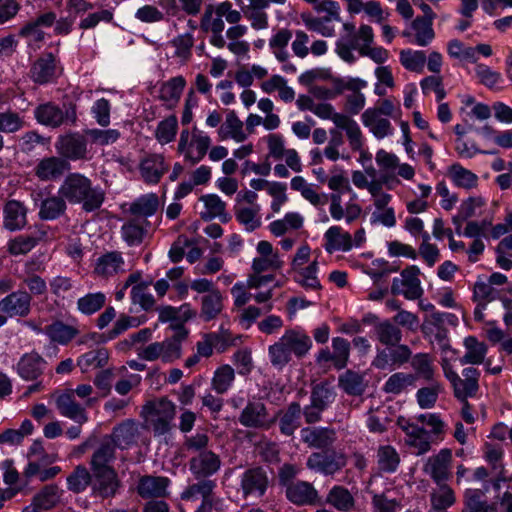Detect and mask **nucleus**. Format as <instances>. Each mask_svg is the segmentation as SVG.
<instances>
[{
  "label": "nucleus",
  "mask_w": 512,
  "mask_h": 512,
  "mask_svg": "<svg viewBox=\"0 0 512 512\" xmlns=\"http://www.w3.org/2000/svg\"><path fill=\"white\" fill-rule=\"evenodd\" d=\"M32 300L26 290L12 291L0 300V312L10 318H25L31 313Z\"/></svg>",
  "instance_id": "ddd939ff"
},
{
  "label": "nucleus",
  "mask_w": 512,
  "mask_h": 512,
  "mask_svg": "<svg viewBox=\"0 0 512 512\" xmlns=\"http://www.w3.org/2000/svg\"><path fill=\"white\" fill-rule=\"evenodd\" d=\"M66 202L67 200L59 193L43 199L39 207V218L46 221L60 218L66 213Z\"/></svg>",
  "instance_id": "f704fd0d"
},
{
  "label": "nucleus",
  "mask_w": 512,
  "mask_h": 512,
  "mask_svg": "<svg viewBox=\"0 0 512 512\" xmlns=\"http://www.w3.org/2000/svg\"><path fill=\"white\" fill-rule=\"evenodd\" d=\"M56 407L59 413L69 418L79 425H82L88 421V416L81 404L75 400L74 392L65 391L56 398Z\"/></svg>",
  "instance_id": "412c9836"
},
{
  "label": "nucleus",
  "mask_w": 512,
  "mask_h": 512,
  "mask_svg": "<svg viewBox=\"0 0 512 512\" xmlns=\"http://www.w3.org/2000/svg\"><path fill=\"white\" fill-rule=\"evenodd\" d=\"M277 417L280 433L290 437L301 427L302 407L298 402H291Z\"/></svg>",
  "instance_id": "bb28decb"
},
{
  "label": "nucleus",
  "mask_w": 512,
  "mask_h": 512,
  "mask_svg": "<svg viewBox=\"0 0 512 512\" xmlns=\"http://www.w3.org/2000/svg\"><path fill=\"white\" fill-rule=\"evenodd\" d=\"M312 341L302 330L289 329L277 342L269 347L270 362L273 366L282 368L292 359V354L303 358L311 349Z\"/></svg>",
  "instance_id": "f03ea898"
},
{
  "label": "nucleus",
  "mask_w": 512,
  "mask_h": 512,
  "mask_svg": "<svg viewBox=\"0 0 512 512\" xmlns=\"http://www.w3.org/2000/svg\"><path fill=\"white\" fill-rule=\"evenodd\" d=\"M45 366L46 361L37 352H30L20 358L17 372L21 378L32 381L43 373Z\"/></svg>",
  "instance_id": "c756f323"
},
{
  "label": "nucleus",
  "mask_w": 512,
  "mask_h": 512,
  "mask_svg": "<svg viewBox=\"0 0 512 512\" xmlns=\"http://www.w3.org/2000/svg\"><path fill=\"white\" fill-rule=\"evenodd\" d=\"M127 271L126 262L120 251H107L101 254L94 263L93 274L108 280Z\"/></svg>",
  "instance_id": "f8f14e48"
},
{
  "label": "nucleus",
  "mask_w": 512,
  "mask_h": 512,
  "mask_svg": "<svg viewBox=\"0 0 512 512\" xmlns=\"http://www.w3.org/2000/svg\"><path fill=\"white\" fill-rule=\"evenodd\" d=\"M235 379V371L230 365H222L216 369L211 380L212 389L218 394L226 393Z\"/></svg>",
  "instance_id": "864d4df0"
},
{
  "label": "nucleus",
  "mask_w": 512,
  "mask_h": 512,
  "mask_svg": "<svg viewBox=\"0 0 512 512\" xmlns=\"http://www.w3.org/2000/svg\"><path fill=\"white\" fill-rule=\"evenodd\" d=\"M400 62L407 70L420 73L426 63V54L424 51L402 50Z\"/></svg>",
  "instance_id": "e2e57ef3"
},
{
  "label": "nucleus",
  "mask_w": 512,
  "mask_h": 512,
  "mask_svg": "<svg viewBox=\"0 0 512 512\" xmlns=\"http://www.w3.org/2000/svg\"><path fill=\"white\" fill-rule=\"evenodd\" d=\"M411 367L415 371L416 378L419 376L426 381H431L434 376V369L431 358L426 353H418L411 358Z\"/></svg>",
  "instance_id": "0e129e2a"
},
{
  "label": "nucleus",
  "mask_w": 512,
  "mask_h": 512,
  "mask_svg": "<svg viewBox=\"0 0 512 512\" xmlns=\"http://www.w3.org/2000/svg\"><path fill=\"white\" fill-rule=\"evenodd\" d=\"M221 467L220 457L210 450L200 451L189 460V469L196 479H209Z\"/></svg>",
  "instance_id": "2eb2a0df"
},
{
  "label": "nucleus",
  "mask_w": 512,
  "mask_h": 512,
  "mask_svg": "<svg viewBox=\"0 0 512 512\" xmlns=\"http://www.w3.org/2000/svg\"><path fill=\"white\" fill-rule=\"evenodd\" d=\"M92 471L94 475L93 491L102 498L113 497L120 486L116 471L113 468Z\"/></svg>",
  "instance_id": "393cba45"
},
{
  "label": "nucleus",
  "mask_w": 512,
  "mask_h": 512,
  "mask_svg": "<svg viewBox=\"0 0 512 512\" xmlns=\"http://www.w3.org/2000/svg\"><path fill=\"white\" fill-rule=\"evenodd\" d=\"M34 116L38 123L51 128L60 127L65 123L75 124L77 120L75 105H64V108H61L53 102L37 106Z\"/></svg>",
  "instance_id": "0eeeda50"
},
{
  "label": "nucleus",
  "mask_w": 512,
  "mask_h": 512,
  "mask_svg": "<svg viewBox=\"0 0 512 512\" xmlns=\"http://www.w3.org/2000/svg\"><path fill=\"white\" fill-rule=\"evenodd\" d=\"M286 498L297 506H315L321 503L320 496L312 483L298 480L285 490Z\"/></svg>",
  "instance_id": "dca6fc26"
},
{
  "label": "nucleus",
  "mask_w": 512,
  "mask_h": 512,
  "mask_svg": "<svg viewBox=\"0 0 512 512\" xmlns=\"http://www.w3.org/2000/svg\"><path fill=\"white\" fill-rule=\"evenodd\" d=\"M325 238V249L329 253L335 250L349 251L353 246L351 235L339 226L330 227L325 233Z\"/></svg>",
  "instance_id": "58836bf2"
},
{
  "label": "nucleus",
  "mask_w": 512,
  "mask_h": 512,
  "mask_svg": "<svg viewBox=\"0 0 512 512\" xmlns=\"http://www.w3.org/2000/svg\"><path fill=\"white\" fill-rule=\"evenodd\" d=\"M116 447L117 445L108 436H105L92 455L91 469H111L112 467L108 464L115 458Z\"/></svg>",
  "instance_id": "c9c22d12"
},
{
  "label": "nucleus",
  "mask_w": 512,
  "mask_h": 512,
  "mask_svg": "<svg viewBox=\"0 0 512 512\" xmlns=\"http://www.w3.org/2000/svg\"><path fill=\"white\" fill-rule=\"evenodd\" d=\"M38 507L45 511L53 508L60 501V489L55 484L44 486L33 499Z\"/></svg>",
  "instance_id": "bf43d9fd"
},
{
  "label": "nucleus",
  "mask_w": 512,
  "mask_h": 512,
  "mask_svg": "<svg viewBox=\"0 0 512 512\" xmlns=\"http://www.w3.org/2000/svg\"><path fill=\"white\" fill-rule=\"evenodd\" d=\"M373 333L377 341L386 347L395 346L403 337L401 328L389 319L377 322Z\"/></svg>",
  "instance_id": "72a5a7b5"
},
{
  "label": "nucleus",
  "mask_w": 512,
  "mask_h": 512,
  "mask_svg": "<svg viewBox=\"0 0 512 512\" xmlns=\"http://www.w3.org/2000/svg\"><path fill=\"white\" fill-rule=\"evenodd\" d=\"M107 301L103 292L87 293L77 300V309L83 315H92L101 310Z\"/></svg>",
  "instance_id": "8fccbe9b"
},
{
  "label": "nucleus",
  "mask_w": 512,
  "mask_h": 512,
  "mask_svg": "<svg viewBox=\"0 0 512 512\" xmlns=\"http://www.w3.org/2000/svg\"><path fill=\"white\" fill-rule=\"evenodd\" d=\"M483 492L479 489H467L464 492V508L462 512H498L495 503L482 499Z\"/></svg>",
  "instance_id": "79ce46f5"
},
{
  "label": "nucleus",
  "mask_w": 512,
  "mask_h": 512,
  "mask_svg": "<svg viewBox=\"0 0 512 512\" xmlns=\"http://www.w3.org/2000/svg\"><path fill=\"white\" fill-rule=\"evenodd\" d=\"M175 415L176 405L166 397L148 401L141 410V416L155 436L165 435L172 430Z\"/></svg>",
  "instance_id": "20e7f679"
},
{
  "label": "nucleus",
  "mask_w": 512,
  "mask_h": 512,
  "mask_svg": "<svg viewBox=\"0 0 512 512\" xmlns=\"http://www.w3.org/2000/svg\"><path fill=\"white\" fill-rule=\"evenodd\" d=\"M27 224V208L18 200H9L3 209V226L9 231H17Z\"/></svg>",
  "instance_id": "a878e982"
},
{
  "label": "nucleus",
  "mask_w": 512,
  "mask_h": 512,
  "mask_svg": "<svg viewBox=\"0 0 512 512\" xmlns=\"http://www.w3.org/2000/svg\"><path fill=\"white\" fill-rule=\"evenodd\" d=\"M140 424L133 419H126L116 425L111 435H107L120 449H127L137 443Z\"/></svg>",
  "instance_id": "aec40b11"
},
{
  "label": "nucleus",
  "mask_w": 512,
  "mask_h": 512,
  "mask_svg": "<svg viewBox=\"0 0 512 512\" xmlns=\"http://www.w3.org/2000/svg\"><path fill=\"white\" fill-rule=\"evenodd\" d=\"M171 328L174 330L173 336L160 342L163 362H173L181 356V343L188 336V330L181 322L172 323Z\"/></svg>",
  "instance_id": "5701e85b"
},
{
  "label": "nucleus",
  "mask_w": 512,
  "mask_h": 512,
  "mask_svg": "<svg viewBox=\"0 0 512 512\" xmlns=\"http://www.w3.org/2000/svg\"><path fill=\"white\" fill-rule=\"evenodd\" d=\"M244 123L239 119L234 110H230L225 118L224 123L218 129V136L221 140L228 138L236 142H244L248 134L244 130Z\"/></svg>",
  "instance_id": "2f4dec72"
},
{
  "label": "nucleus",
  "mask_w": 512,
  "mask_h": 512,
  "mask_svg": "<svg viewBox=\"0 0 512 512\" xmlns=\"http://www.w3.org/2000/svg\"><path fill=\"white\" fill-rule=\"evenodd\" d=\"M169 482L167 477L144 475L139 478L136 491L144 499L165 497Z\"/></svg>",
  "instance_id": "b1692460"
},
{
  "label": "nucleus",
  "mask_w": 512,
  "mask_h": 512,
  "mask_svg": "<svg viewBox=\"0 0 512 512\" xmlns=\"http://www.w3.org/2000/svg\"><path fill=\"white\" fill-rule=\"evenodd\" d=\"M91 480L92 478L88 469L82 465H78L67 477V486L73 493H80L90 485Z\"/></svg>",
  "instance_id": "13d9d810"
},
{
  "label": "nucleus",
  "mask_w": 512,
  "mask_h": 512,
  "mask_svg": "<svg viewBox=\"0 0 512 512\" xmlns=\"http://www.w3.org/2000/svg\"><path fill=\"white\" fill-rule=\"evenodd\" d=\"M210 144L211 138L197 127H193L188 149L183 153L185 161L192 165L200 162L206 155Z\"/></svg>",
  "instance_id": "cd10ccee"
},
{
  "label": "nucleus",
  "mask_w": 512,
  "mask_h": 512,
  "mask_svg": "<svg viewBox=\"0 0 512 512\" xmlns=\"http://www.w3.org/2000/svg\"><path fill=\"white\" fill-rule=\"evenodd\" d=\"M24 126L25 120L19 113L11 110L0 112V134L16 133Z\"/></svg>",
  "instance_id": "69168bd1"
},
{
  "label": "nucleus",
  "mask_w": 512,
  "mask_h": 512,
  "mask_svg": "<svg viewBox=\"0 0 512 512\" xmlns=\"http://www.w3.org/2000/svg\"><path fill=\"white\" fill-rule=\"evenodd\" d=\"M336 439V431L332 428L306 427L301 430V440L310 448L329 450Z\"/></svg>",
  "instance_id": "6ab92c4d"
},
{
  "label": "nucleus",
  "mask_w": 512,
  "mask_h": 512,
  "mask_svg": "<svg viewBox=\"0 0 512 512\" xmlns=\"http://www.w3.org/2000/svg\"><path fill=\"white\" fill-rule=\"evenodd\" d=\"M420 269L411 265L403 269L400 277H395L391 285L393 295H403L408 300L419 299L423 295V288L419 279Z\"/></svg>",
  "instance_id": "6e6552de"
},
{
  "label": "nucleus",
  "mask_w": 512,
  "mask_h": 512,
  "mask_svg": "<svg viewBox=\"0 0 512 512\" xmlns=\"http://www.w3.org/2000/svg\"><path fill=\"white\" fill-rule=\"evenodd\" d=\"M348 463V457L343 451L334 449L313 452L306 461V466L311 471L324 476H333L341 471Z\"/></svg>",
  "instance_id": "423d86ee"
},
{
  "label": "nucleus",
  "mask_w": 512,
  "mask_h": 512,
  "mask_svg": "<svg viewBox=\"0 0 512 512\" xmlns=\"http://www.w3.org/2000/svg\"><path fill=\"white\" fill-rule=\"evenodd\" d=\"M45 333L51 341L66 345L79 334V330L62 321H55L45 327Z\"/></svg>",
  "instance_id": "37998d69"
},
{
  "label": "nucleus",
  "mask_w": 512,
  "mask_h": 512,
  "mask_svg": "<svg viewBox=\"0 0 512 512\" xmlns=\"http://www.w3.org/2000/svg\"><path fill=\"white\" fill-rule=\"evenodd\" d=\"M480 372L473 367L463 369L462 377L452 385L454 396L458 400H465L476 396L479 390Z\"/></svg>",
  "instance_id": "4be33fe9"
},
{
  "label": "nucleus",
  "mask_w": 512,
  "mask_h": 512,
  "mask_svg": "<svg viewBox=\"0 0 512 512\" xmlns=\"http://www.w3.org/2000/svg\"><path fill=\"white\" fill-rule=\"evenodd\" d=\"M326 503L341 512H348L354 509L355 499L350 491L341 485L333 486L327 496Z\"/></svg>",
  "instance_id": "e433bc0d"
},
{
  "label": "nucleus",
  "mask_w": 512,
  "mask_h": 512,
  "mask_svg": "<svg viewBox=\"0 0 512 512\" xmlns=\"http://www.w3.org/2000/svg\"><path fill=\"white\" fill-rule=\"evenodd\" d=\"M458 318L452 313H441L433 311L427 316L421 326V330L424 334L430 335L433 333V328L441 329L445 323L456 325Z\"/></svg>",
  "instance_id": "4d7b16f0"
},
{
  "label": "nucleus",
  "mask_w": 512,
  "mask_h": 512,
  "mask_svg": "<svg viewBox=\"0 0 512 512\" xmlns=\"http://www.w3.org/2000/svg\"><path fill=\"white\" fill-rule=\"evenodd\" d=\"M452 459V451L443 448L426 459L422 470L435 484L447 482L451 477Z\"/></svg>",
  "instance_id": "9b49d317"
},
{
  "label": "nucleus",
  "mask_w": 512,
  "mask_h": 512,
  "mask_svg": "<svg viewBox=\"0 0 512 512\" xmlns=\"http://www.w3.org/2000/svg\"><path fill=\"white\" fill-rule=\"evenodd\" d=\"M436 485L430 493L431 509L447 510L456 503L455 492L446 482Z\"/></svg>",
  "instance_id": "a18cd8bd"
},
{
  "label": "nucleus",
  "mask_w": 512,
  "mask_h": 512,
  "mask_svg": "<svg viewBox=\"0 0 512 512\" xmlns=\"http://www.w3.org/2000/svg\"><path fill=\"white\" fill-rule=\"evenodd\" d=\"M108 358V351L105 348H99L81 355L77 361V365L82 372H88L91 369L104 367L108 362Z\"/></svg>",
  "instance_id": "603ef678"
},
{
  "label": "nucleus",
  "mask_w": 512,
  "mask_h": 512,
  "mask_svg": "<svg viewBox=\"0 0 512 512\" xmlns=\"http://www.w3.org/2000/svg\"><path fill=\"white\" fill-rule=\"evenodd\" d=\"M339 386L349 395H361L365 389L363 377L356 372L346 371L339 377Z\"/></svg>",
  "instance_id": "052dcab7"
},
{
  "label": "nucleus",
  "mask_w": 512,
  "mask_h": 512,
  "mask_svg": "<svg viewBox=\"0 0 512 512\" xmlns=\"http://www.w3.org/2000/svg\"><path fill=\"white\" fill-rule=\"evenodd\" d=\"M223 295L218 291H213L211 294H205L201 298L200 317L209 322L216 319L223 311Z\"/></svg>",
  "instance_id": "4c0bfd02"
},
{
  "label": "nucleus",
  "mask_w": 512,
  "mask_h": 512,
  "mask_svg": "<svg viewBox=\"0 0 512 512\" xmlns=\"http://www.w3.org/2000/svg\"><path fill=\"white\" fill-rule=\"evenodd\" d=\"M334 387L328 381L320 382L312 387L310 401L322 407L324 410L335 400Z\"/></svg>",
  "instance_id": "6e6d98bb"
},
{
  "label": "nucleus",
  "mask_w": 512,
  "mask_h": 512,
  "mask_svg": "<svg viewBox=\"0 0 512 512\" xmlns=\"http://www.w3.org/2000/svg\"><path fill=\"white\" fill-rule=\"evenodd\" d=\"M357 38L353 43L340 41L336 45L335 52L343 61L348 64H353L356 61L353 50H357L361 56L369 57L377 64L387 61L389 53L385 48L371 46L374 41V33L371 26L361 25Z\"/></svg>",
  "instance_id": "7ed1b4c3"
},
{
  "label": "nucleus",
  "mask_w": 512,
  "mask_h": 512,
  "mask_svg": "<svg viewBox=\"0 0 512 512\" xmlns=\"http://www.w3.org/2000/svg\"><path fill=\"white\" fill-rule=\"evenodd\" d=\"M235 217L248 232H252L258 229L262 224L260 216V205L236 207Z\"/></svg>",
  "instance_id": "de8ad7c7"
},
{
  "label": "nucleus",
  "mask_w": 512,
  "mask_h": 512,
  "mask_svg": "<svg viewBox=\"0 0 512 512\" xmlns=\"http://www.w3.org/2000/svg\"><path fill=\"white\" fill-rule=\"evenodd\" d=\"M55 148L57 153L68 162L90 159L87 140L77 132L60 136L55 143Z\"/></svg>",
  "instance_id": "9d476101"
},
{
  "label": "nucleus",
  "mask_w": 512,
  "mask_h": 512,
  "mask_svg": "<svg viewBox=\"0 0 512 512\" xmlns=\"http://www.w3.org/2000/svg\"><path fill=\"white\" fill-rule=\"evenodd\" d=\"M313 113L319 118L331 120L338 129L345 131L353 151H359L362 148V131L352 117L344 113L335 112L334 107L330 103L316 104Z\"/></svg>",
  "instance_id": "39448f33"
},
{
  "label": "nucleus",
  "mask_w": 512,
  "mask_h": 512,
  "mask_svg": "<svg viewBox=\"0 0 512 512\" xmlns=\"http://www.w3.org/2000/svg\"><path fill=\"white\" fill-rule=\"evenodd\" d=\"M172 47L175 48L174 56L186 62L192 56V47L194 45V38L192 34L185 33L178 35L170 41Z\"/></svg>",
  "instance_id": "774afa93"
},
{
  "label": "nucleus",
  "mask_w": 512,
  "mask_h": 512,
  "mask_svg": "<svg viewBox=\"0 0 512 512\" xmlns=\"http://www.w3.org/2000/svg\"><path fill=\"white\" fill-rule=\"evenodd\" d=\"M432 21L429 18L417 17L412 22V28L415 30V42L419 46L428 45L434 38V31L432 29Z\"/></svg>",
  "instance_id": "680f3d73"
},
{
  "label": "nucleus",
  "mask_w": 512,
  "mask_h": 512,
  "mask_svg": "<svg viewBox=\"0 0 512 512\" xmlns=\"http://www.w3.org/2000/svg\"><path fill=\"white\" fill-rule=\"evenodd\" d=\"M178 128L177 118L174 115L159 122L155 131V138L161 144H167L174 140Z\"/></svg>",
  "instance_id": "338daca9"
},
{
  "label": "nucleus",
  "mask_w": 512,
  "mask_h": 512,
  "mask_svg": "<svg viewBox=\"0 0 512 512\" xmlns=\"http://www.w3.org/2000/svg\"><path fill=\"white\" fill-rule=\"evenodd\" d=\"M58 67L56 57L48 52L43 53L30 69L31 79L38 84H47L57 78Z\"/></svg>",
  "instance_id": "a211bd4d"
},
{
  "label": "nucleus",
  "mask_w": 512,
  "mask_h": 512,
  "mask_svg": "<svg viewBox=\"0 0 512 512\" xmlns=\"http://www.w3.org/2000/svg\"><path fill=\"white\" fill-rule=\"evenodd\" d=\"M269 486V478L262 467L249 468L241 476V489L245 498L262 497Z\"/></svg>",
  "instance_id": "4468645a"
},
{
  "label": "nucleus",
  "mask_w": 512,
  "mask_h": 512,
  "mask_svg": "<svg viewBox=\"0 0 512 512\" xmlns=\"http://www.w3.org/2000/svg\"><path fill=\"white\" fill-rule=\"evenodd\" d=\"M277 417L271 416L261 400L248 401L241 411L238 421L246 428L267 430L276 422Z\"/></svg>",
  "instance_id": "1a4fd4ad"
},
{
  "label": "nucleus",
  "mask_w": 512,
  "mask_h": 512,
  "mask_svg": "<svg viewBox=\"0 0 512 512\" xmlns=\"http://www.w3.org/2000/svg\"><path fill=\"white\" fill-rule=\"evenodd\" d=\"M185 86L186 80L183 76L173 77L161 83L158 97L168 108H173L178 104Z\"/></svg>",
  "instance_id": "473e14b6"
},
{
  "label": "nucleus",
  "mask_w": 512,
  "mask_h": 512,
  "mask_svg": "<svg viewBox=\"0 0 512 512\" xmlns=\"http://www.w3.org/2000/svg\"><path fill=\"white\" fill-rule=\"evenodd\" d=\"M71 169L68 161L59 156H50L41 159L34 168L35 176L41 181H55Z\"/></svg>",
  "instance_id": "f3484780"
},
{
  "label": "nucleus",
  "mask_w": 512,
  "mask_h": 512,
  "mask_svg": "<svg viewBox=\"0 0 512 512\" xmlns=\"http://www.w3.org/2000/svg\"><path fill=\"white\" fill-rule=\"evenodd\" d=\"M464 346L466 348V352L459 359V362L462 365H477L483 363L487 354V345L484 342H479L476 337L469 336L465 338Z\"/></svg>",
  "instance_id": "ea45409f"
},
{
  "label": "nucleus",
  "mask_w": 512,
  "mask_h": 512,
  "mask_svg": "<svg viewBox=\"0 0 512 512\" xmlns=\"http://www.w3.org/2000/svg\"><path fill=\"white\" fill-rule=\"evenodd\" d=\"M159 207L158 196L154 193L146 194L135 200L129 208L131 214L138 217H149L156 213Z\"/></svg>",
  "instance_id": "3c124183"
},
{
  "label": "nucleus",
  "mask_w": 512,
  "mask_h": 512,
  "mask_svg": "<svg viewBox=\"0 0 512 512\" xmlns=\"http://www.w3.org/2000/svg\"><path fill=\"white\" fill-rule=\"evenodd\" d=\"M416 375L412 373L396 372L384 383L383 391L387 394L399 395L409 387H415Z\"/></svg>",
  "instance_id": "c03bdc74"
},
{
  "label": "nucleus",
  "mask_w": 512,
  "mask_h": 512,
  "mask_svg": "<svg viewBox=\"0 0 512 512\" xmlns=\"http://www.w3.org/2000/svg\"><path fill=\"white\" fill-rule=\"evenodd\" d=\"M59 194L70 204H81L82 209L88 213L98 210L105 200V192L78 172L65 177L59 187Z\"/></svg>",
  "instance_id": "f257e3e1"
},
{
  "label": "nucleus",
  "mask_w": 512,
  "mask_h": 512,
  "mask_svg": "<svg viewBox=\"0 0 512 512\" xmlns=\"http://www.w3.org/2000/svg\"><path fill=\"white\" fill-rule=\"evenodd\" d=\"M291 38L292 32L289 29L283 28L278 30L269 40L270 49L276 59L282 63L289 59V53L286 47Z\"/></svg>",
  "instance_id": "09e8293b"
},
{
  "label": "nucleus",
  "mask_w": 512,
  "mask_h": 512,
  "mask_svg": "<svg viewBox=\"0 0 512 512\" xmlns=\"http://www.w3.org/2000/svg\"><path fill=\"white\" fill-rule=\"evenodd\" d=\"M47 237V232L38 230L31 234H21L7 243V251L13 256L29 253L40 241Z\"/></svg>",
  "instance_id": "7c9ffc66"
},
{
  "label": "nucleus",
  "mask_w": 512,
  "mask_h": 512,
  "mask_svg": "<svg viewBox=\"0 0 512 512\" xmlns=\"http://www.w3.org/2000/svg\"><path fill=\"white\" fill-rule=\"evenodd\" d=\"M400 462L397 451L390 445L380 446L377 451V464L380 471L395 472Z\"/></svg>",
  "instance_id": "5fc2aeb1"
},
{
  "label": "nucleus",
  "mask_w": 512,
  "mask_h": 512,
  "mask_svg": "<svg viewBox=\"0 0 512 512\" xmlns=\"http://www.w3.org/2000/svg\"><path fill=\"white\" fill-rule=\"evenodd\" d=\"M361 119L363 124L368 127L372 134L378 139H382L393 133L390 121L386 118L376 116V112L372 110H365L361 115Z\"/></svg>",
  "instance_id": "a19ab883"
},
{
  "label": "nucleus",
  "mask_w": 512,
  "mask_h": 512,
  "mask_svg": "<svg viewBox=\"0 0 512 512\" xmlns=\"http://www.w3.org/2000/svg\"><path fill=\"white\" fill-rule=\"evenodd\" d=\"M139 168L142 178L149 184H157L168 170L164 157L159 154H151L145 157Z\"/></svg>",
  "instance_id": "c85d7f7f"
},
{
  "label": "nucleus",
  "mask_w": 512,
  "mask_h": 512,
  "mask_svg": "<svg viewBox=\"0 0 512 512\" xmlns=\"http://www.w3.org/2000/svg\"><path fill=\"white\" fill-rule=\"evenodd\" d=\"M197 480L198 482L188 485L181 493L182 500L190 501L213 496L216 482L214 480L204 478Z\"/></svg>",
  "instance_id": "49530a36"
}]
</instances>
